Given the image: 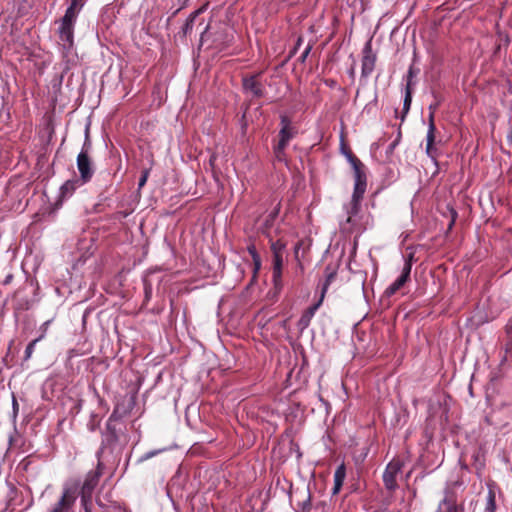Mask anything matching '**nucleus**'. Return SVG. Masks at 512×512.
Segmentation results:
<instances>
[{
	"label": "nucleus",
	"mask_w": 512,
	"mask_h": 512,
	"mask_svg": "<svg viewBox=\"0 0 512 512\" xmlns=\"http://www.w3.org/2000/svg\"><path fill=\"white\" fill-rule=\"evenodd\" d=\"M84 3V0H70L64 16L60 20L59 39L66 50L72 49L74 45V27Z\"/></svg>",
	"instance_id": "nucleus-1"
},
{
	"label": "nucleus",
	"mask_w": 512,
	"mask_h": 512,
	"mask_svg": "<svg viewBox=\"0 0 512 512\" xmlns=\"http://www.w3.org/2000/svg\"><path fill=\"white\" fill-rule=\"evenodd\" d=\"M367 189V178L354 179V188L350 203L346 206L347 219L342 223V229L347 232L353 231L355 225L354 217L361 210V202Z\"/></svg>",
	"instance_id": "nucleus-2"
},
{
	"label": "nucleus",
	"mask_w": 512,
	"mask_h": 512,
	"mask_svg": "<svg viewBox=\"0 0 512 512\" xmlns=\"http://www.w3.org/2000/svg\"><path fill=\"white\" fill-rule=\"evenodd\" d=\"M104 464L101 459L98 460L97 466L94 470H90L84 478L83 483L80 485L78 481L65 483L66 485H77V496H80V502H93V493L98 486L100 478L103 475ZM64 488H62L63 490Z\"/></svg>",
	"instance_id": "nucleus-3"
},
{
	"label": "nucleus",
	"mask_w": 512,
	"mask_h": 512,
	"mask_svg": "<svg viewBox=\"0 0 512 512\" xmlns=\"http://www.w3.org/2000/svg\"><path fill=\"white\" fill-rule=\"evenodd\" d=\"M121 416L118 414V409L115 408L109 416L105 429L102 431L101 446L96 452L97 460L101 459L102 454L106 448L113 449L119 442V435L121 428L118 427Z\"/></svg>",
	"instance_id": "nucleus-4"
},
{
	"label": "nucleus",
	"mask_w": 512,
	"mask_h": 512,
	"mask_svg": "<svg viewBox=\"0 0 512 512\" xmlns=\"http://www.w3.org/2000/svg\"><path fill=\"white\" fill-rule=\"evenodd\" d=\"M91 150L92 142L90 140L89 130L87 128L85 132L84 143L76 160L77 168L80 174L79 180L81 181V184H86L90 182L95 172V168L90 157Z\"/></svg>",
	"instance_id": "nucleus-5"
},
{
	"label": "nucleus",
	"mask_w": 512,
	"mask_h": 512,
	"mask_svg": "<svg viewBox=\"0 0 512 512\" xmlns=\"http://www.w3.org/2000/svg\"><path fill=\"white\" fill-rule=\"evenodd\" d=\"M77 500V485H66L57 501L46 512H71Z\"/></svg>",
	"instance_id": "nucleus-6"
},
{
	"label": "nucleus",
	"mask_w": 512,
	"mask_h": 512,
	"mask_svg": "<svg viewBox=\"0 0 512 512\" xmlns=\"http://www.w3.org/2000/svg\"><path fill=\"white\" fill-rule=\"evenodd\" d=\"M402 467L403 463L398 459H393L387 464L382 478L384 486L389 492H394L398 488L396 478L401 472Z\"/></svg>",
	"instance_id": "nucleus-7"
},
{
	"label": "nucleus",
	"mask_w": 512,
	"mask_h": 512,
	"mask_svg": "<svg viewBox=\"0 0 512 512\" xmlns=\"http://www.w3.org/2000/svg\"><path fill=\"white\" fill-rule=\"evenodd\" d=\"M340 151L342 155L345 156L346 160L349 162L353 169L354 179L367 178L365 165L361 162V160L356 157L351 149L345 143V140L342 138L340 142Z\"/></svg>",
	"instance_id": "nucleus-8"
},
{
	"label": "nucleus",
	"mask_w": 512,
	"mask_h": 512,
	"mask_svg": "<svg viewBox=\"0 0 512 512\" xmlns=\"http://www.w3.org/2000/svg\"><path fill=\"white\" fill-rule=\"evenodd\" d=\"M377 56L373 52L371 39L368 40L362 50L361 76L368 78L375 69Z\"/></svg>",
	"instance_id": "nucleus-9"
},
{
	"label": "nucleus",
	"mask_w": 512,
	"mask_h": 512,
	"mask_svg": "<svg viewBox=\"0 0 512 512\" xmlns=\"http://www.w3.org/2000/svg\"><path fill=\"white\" fill-rule=\"evenodd\" d=\"M298 130L287 115L280 116V130L278 133V144L288 146L289 142L297 135Z\"/></svg>",
	"instance_id": "nucleus-10"
},
{
	"label": "nucleus",
	"mask_w": 512,
	"mask_h": 512,
	"mask_svg": "<svg viewBox=\"0 0 512 512\" xmlns=\"http://www.w3.org/2000/svg\"><path fill=\"white\" fill-rule=\"evenodd\" d=\"M242 88L246 94H250L253 98H262L265 95V88L259 80V74L243 77Z\"/></svg>",
	"instance_id": "nucleus-11"
},
{
	"label": "nucleus",
	"mask_w": 512,
	"mask_h": 512,
	"mask_svg": "<svg viewBox=\"0 0 512 512\" xmlns=\"http://www.w3.org/2000/svg\"><path fill=\"white\" fill-rule=\"evenodd\" d=\"M412 259H413V254H410L409 257L405 260V264L402 269L401 275L391 285H389L386 288L385 294L387 296L394 295L409 280L411 269H412Z\"/></svg>",
	"instance_id": "nucleus-12"
},
{
	"label": "nucleus",
	"mask_w": 512,
	"mask_h": 512,
	"mask_svg": "<svg viewBox=\"0 0 512 512\" xmlns=\"http://www.w3.org/2000/svg\"><path fill=\"white\" fill-rule=\"evenodd\" d=\"M429 125H428V131L426 135V154L434 161L437 160L438 151L434 147L435 143V132H436V126L434 123V112L431 111L429 114Z\"/></svg>",
	"instance_id": "nucleus-13"
},
{
	"label": "nucleus",
	"mask_w": 512,
	"mask_h": 512,
	"mask_svg": "<svg viewBox=\"0 0 512 512\" xmlns=\"http://www.w3.org/2000/svg\"><path fill=\"white\" fill-rule=\"evenodd\" d=\"M464 506L457 504L454 493L445 492L444 498L440 501L436 512H463Z\"/></svg>",
	"instance_id": "nucleus-14"
},
{
	"label": "nucleus",
	"mask_w": 512,
	"mask_h": 512,
	"mask_svg": "<svg viewBox=\"0 0 512 512\" xmlns=\"http://www.w3.org/2000/svg\"><path fill=\"white\" fill-rule=\"evenodd\" d=\"M322 303H323V300L321 298H319V300L315 304L308 307L302 313V315L297 323V326L300 330H304L309 327L312 318L314 317L316 311L319 309V307L322 305Z\"/></svg>",
	"instance_id": "nucleus-15"
},
{
	"label": "nucleus",
	"mask_w": 512,
	"mask_h": 512,
	"mask_svg": "<svg viewBox=\"0 0 512 512\" xmlns=\"http://www.w3.org/2000/svg\"><path fill=\"white\" fill-rule=\"evenodd\" d=\"M283 255L273 256L272 282L276 289L282 288Z\"/></svg>",
	"instance_id": "nucleus-16"
},
{
	"label": "nucleus",
	"mask_w": 512,
	"mask_h": 512,
	"mask_svg": "<svg viewBox=\"0 0 512 512\" xmlns=\"http://www.w3.org/2000/svg\"><path fill=\"white\" fill-rule=\"evenodd\" d=\"M80 185H82V184H81V181L79 179L67 180L60 187V198L61 199H66L68 197H71L72 194L75 192V190Z\"/></svg>",
	"instance_id": "nucleus-17"
},
{
	"label": "nucleus",
	"mask_w": 512,
	"mask_h": 512,
	"mask_svg": "<svg viewBox=\"0 0 512 512\" xmlns=\"http://www.w3.org/2000/svg\"><path fill=\"white\" fill-rule=\"evenodd\" d=\"M345 477H346V469H345L344 464H341L340 466L337 467V469L335 470V473H334V486L332 489V493L334 495L339 493V491L341 490V487L344 483Z\"/></svg>",
	"instance_id": "nucleus-18"
},
{
	"label": "nucleus",
	"mask_w": 512,
	"mask_h": 512,
	"mask_svg": "<svg viewBox=\"0 0 512 512\" xmlns=\"http://www.w3.org/2000/svg\"><path fill=\"white\" fill-rule=\"evenodd\" d=\"M248 253L251 255L253 260V277L252 280L256 278L257 273L259 272L261 268V257L259 253L257 252V249L254 244H250L247 247Z\"/></svg>",
	"instance_id": "nucleus-19"
},
{
	"label": "nucleus",
	"mask_w": 512,
	"mask_h": 512,
	"mask_svg": "<svg viewBox=\"0 0 512 512\" xmlns=\"http://www.w3.org/2000/svg\"><path fill=\"white\" fill-rule=\"evenodd\" d=\"M96 505L99 508V512H116L120 511L121 506L116 502L104 503L100 498H96Z\"/></svg>",
	"instance_id": "nucleus-20"
},
{
	"label": "nucleus",
	"mask_w": 512,
	"mask_h": 512,
	"mask_svg": "<svg viewBox=\"0 0 512 512\" xmlns=\"http://www.w3.org/2000/svg\"><path fill=\"white\" fill-rule=\"evenodd\" d=\"M337 275V269H332L331 272H328V275H325V281L322 285L320 298L324 300L326 292L330 286V284L334 281Z\"/></svg>",
	"instance_id": "nucleus-21"
},
{
	"label": "nucleus",
	"mask_w": 512,
	"mask_h": 512,
	"mask_svg": "<svg viewBox=\"0 0 512 512\" xmlns=\"http://www.w3.org/2000/svg\"><path fill=\"white\" fill-rule=\"evenodd\" d=\"M202 12V9H198L190 14V16L187 18L185 24L182 27V32L186 36L191 33L194 21L199 13Z\"/></svg>",
	"instance_id": "nucleus-22"
},
{
	"label": "nucleus",
	"mask_w": 512,
	"mask_h": 512,
	"mask_svg": "<svg viewBox=\"0 0 512 512\" xmlns=\"http://www.w3.org/2000/svg\"><path fill=\"white\" fill-rule=\"evenodd\" d=\"M286 148H287V146H284V145H281L278 143H276L273 146V153H274V157H275L276 161L287 162V157H286V153H285Z\"/></svg>",
	"instance_id": "nucleus-23"
},
{
	"label": "nucleus",
	"mask_w": 512,
	"mask_h": 512,
	"mask_svg": "<svg viewBox=\"0 0 512 512\" xmlns=\"http://www.w3.org/2000/svg\"><path fill=\"white\" fill-rule=\"evenodd\" d=\"M411 103H412V93L408 89H405L402 115L400 117L402 122L405 120V117L410 110Z\"/></svg>",
	"instance_id": "nucleus-24"
},
{
	"label": "nucleus",
	"mask_w": 512,
	"mask_h": 512,
	"mask_svg": "<svg viewBox=\"0 0 512 512\" xmlns=\"http://www.w3.org/2000/svg\"><path fill=\"white\" fill-rule=\"evenodd\" d=\"M285 248H286V244L281 240L274 241L270 245V249L272 251L273 256L283 255Z\"/></svg>",
	"instance_id": "nucleus-25"
},
{
	"label": "nucleus",
	"mask_w": 512,
	"mask_h": 512,
	"mask_svg": "<svg viewBox=\"0 0 512 512\" xmlns=\"http://www.w3.org/2000/svg\"><path fill=\"white\" fill-rule=\"evenodd\" d=\"M416 76V72L414 68L411 66L408 70L407 76H406V86L405 89H408L411 93H413V88L415 85L414 78Z\"/></svg>",
	"instance_id": "nucleus-26"
},
{
	"label": "nucleus",
	"mask_w": 512,
	"mask_h": 512,
	"mask_svg": "<svg viewBox=\"0 0 512 512\" xmlns=\"http://www.w3.org/2000/svg\"><path fill=\"white\" fill-rule=\"evenodd\" d=\"M496 511V500L493 492H489L486 500L484 512H495Z\"/></svg>",
	"instance_id": "nucleus-27"
},
{
	"label": "nucleus",
	"mask_w": 512,
	"mask_h": 512,
	"mask_svg": "<svg viewBox=\"0 0 512 512\" xmlns=\"http://www.w3.org/2000/svg\"><path fill=\"white\" fill-rule=\"evenodd\" d=\"M43 338V335H41L40 337L32 340L26 347L25 349V355H24V360L27 361L31 358L33 352H34V349H35V345L38 341H40L41 339Z\"/></svg>",
	"instance_id": "nucleus-28"
},
{
	"label": "nucleus",
	"mask_w": 512,
	"mask_h": 512,
	"mask_svg": "<svg viewBox=\"0 0 512 512\" xmlns=\"http://www.w3.org/2000/svg\"><path fill=\"white\" fill-rule=\"evenodd\" d=\"M101 419L96 414H92L90 417V420L87 423V427L89 431L94 432L96 431L100 426Z\"/></svg>",
	"instance_id": "nucleus-29"
},
{
	"label": "nucleus",
	"mask_w": 512,
	"mask_h": 512,
	"mask_svg": "<svg viewBox=\"0 0 512 512\" xmlns=\"http://www.w3.org/2000/svg\"><path fill=\"white\" fill-rule=\"evenodd\" d=\"M300 511L299 512H310L311 510V496L308 492L307 498L298 504Z\"/></svg>",
	"instance_id": "nucleus-30"
},
{
	"label": "nucleus",
	"mask_w": 512,
	"mask_h": 512,
	"mask_svg": "<svg viewBox=\"0 0 512 512\" xmlns=\"http://www.w3.org/2000/svg\"><path fill=\"white\" fill-rule=\"evenodd\" d=\"M150 174V169H144L138 182V189H141L147 182Z\"/></svg>",
	"instance_id": "nucleus-31"
},
{
	"label": "nucleus",
	"mask_w": 512,
	"mask_h": 512,
	"mask_svg": "<svg viewBox=\"0 0 512 512\" xmlns=\"http://www.w3.org/2000/svg\"><path fill=\"white\" fill-rule=\"evenodd\" d=\"M312 48H313V45H312V44H308V45L306 46V48L304 49L303 53H302V54H301V56L299 57V61H300L301 63H304V62L306 61V59H307V57H308L309 53L311 52Z\"/></svg>",
	"instance_id": "nucleus-32"
},
{
	"label": "nucleus",
	"mask_w": 512,
	"mask_h": 512,
	"mask_svg": "<svg viewBox=\"0 0 512 512\" xmlns=\"http://www.w3.org/2000/svg\"><path fill=\"white\" fill-rule=\"evenodd\" d=\"M161 450H153V451H149L147 453H145L144 455H142L140 458H139V462H143V461H146L154 456H156L158 453H160Z\"/></svg>",
	"instance_id": "nucleus-33"
},
{
	"label": "nucleus",
	"mask_w": 512,
	"mask_h": 512,
	"mask_svg": "<svg viewBox=\"0 0 512 512\" xmlns=\"http://www.w3.org/2000/svg\"><path fill=\"white\" fill-rule=\"evenodd\" d=\"M190 0H176L178 8L173 13V15H176L180 10L184 9L188 6Z\"/></svg>",
	"instance_id": "nucleus-34"
},
{
	"label": "nucleus",
	"mask_w": 512,
	"mask_h": 512,
	"mask_svg": "<svg viewBox=\"0 0 512 512\" xmlns=\"http://www.w3.org/2000/svg\"><path fill=\"white\" fill-rule=\"evenodd\" d=\"M81 507L84 512H94L93 511V502H81Z\"/></svg>",
	"instance_id": "nucleus-35"
},
{
	"label": "nucleus",
	"mask_w": 512,
	"mask_h": 512,
	"mask_svg": "<svg viewBox=\"0 0 512 512\" xmlns=\"http://www.w3.org/2000/svg\"><path fill=\"white\" fill-rule=\"evenodd\" d=\"M302 42H303V37H302V36H299V37L297 38V41H296V43H295V46H294L293 50L290 52V54H291V55H293V54H295V53H296V51H297V50L299 49V47L301 46Z\"/></svg>",
	"instance_id": "nucleus-36"
},
{
	"label": "nucleus",
	"mask_w": 512,
	"mask_h": 512,
	"mask_svg": "<svg viewBox=\"0 0 512 512\" xmlns=\"http://www.w3.org/2000/svg\"><path fill=\"white\" fill-rule=\"evenodd\" d=\"M505 331L507 335L512 338V317L508 320L505 326Z\"/></svg>",
	"instance_id": "nucleus-37"
},
{
	"label": "nucleus",
	"mask_w": 512,
	"mask_h": 512,
	"mask_svg": "<svg viewBox=\"0 0 512 512\" xmlns=\"http://www.w3.org/2000/svg\"><path fill=\"white\" fill-rule=\"evenodd\" d=\"M152 288L150 285L145 286V298L146 300H149L151 297Z\"/></svg>",
	"instance_id": "nucleus-38"
},
{
	"label": "nucleus",
	"mask_w": 512,
	"mask_h": 512,
	"mask_svg": "<svg viewBox=\"0 0 512 512\" xmlns=\"http://www.w3.org/2000/svg\"><path fill=\"white\" fill-rule=\"evenodd\" d=\"M12 406H13L14 415H16L18 413L19 406H18V402L15 397H13Z\"/></svg>",
	"instance_id": "nucleus-39"
},
{
	"label": "nucleus",
	"mask_w": 512,
	"mask_h": 512,
	"mask_svg": "<svg viewBox=\"0 0 512 512\" xmlns=\"http://www.w3.org/2000/svg\"><path fill=\"white\" fill-rule=\"evenodd\" d=\"M279 212V208L275 209V211H273L270 215H269V219L266 220V222L268 223L269 221H273L274 218L277 216Z\"/></svg>",
	"instance_id": "nucleus-40"
},
{
	"label": "nucleus",
	"mask_w": 512,
	"mask_h": 512,
	"mask_svg": "<svg viewBox=\"0 0 512 512\" xmlns=\"http://www.w3.org/2000/svg\"><path fill=\"white\" fill-rule=\"evenodd\" d=\"M12 279H13V275H12V274H8V275L5 277V279H4V281H3V284H4V285H7V284L11 283Z\"/></svg>",
	"instance_id": "nucleus-41"
},
{
	"label": "nucleus",
	"mask_w": 512,
	"mask_h": 512,
	"mask_svg": "<svg viewBox=\"0 0 512 512\" xmlns=\"http://www.w3.org/2000/svg\"><path fill=\"white\" fill-rule=\"evenodd\" d=\"M332 269H336V267L332 266L331 264L327 265L325 268V275H328V272H331Z\"/></svg>",
	"instance_id": "nucleus-42"
},
{
	"label": "nucleus",
	"mask_w": 512,
	"mask_h": 512,
	"mask_svg": "<svg viewBox=\"0 0 512 512\" xmlns=\"http://www.w3.org/2000/svg\"><path fill=\"white\" fill-rule=\"evenodd\" d=\"M215 160H216V155H215V154H212V155L210 156V159H209V163H210V165H211L212 167L214 166V162H215Z\"/></svg>",
	"instance_id": "nucleus-43"
},
{
	"label": "nucleus",
	"mask_w": 512,
	"mask_h": 512,
	"mask_svg": "<svg viewBox=\"0 0 512 512\" xmlns=\"http://www.w3.org/2000/svg\"><path fill=\"white\" fill-rule=\"evenodd\" d=\"M437 107H438V103L430 104V106H429L430 112L433 111L435 113V110L437 109Z\"/></svg>",
	"instance_id": "nucleus-44"
},
{
	"label": "nucleus",
	"mask_w": 512,
	"mask_h": 512,
	"mask_svg": "<svg viewBox=\"0 0 512 512\" xmlns=\"http://www.w3.org/2000/svg\"><path fill=\"white\" fill-rule=\"evenodd\" d=\"M298 249H299V245H297L296 248H295V252L296 253L298 252Z\"/></svg>",
	"instance_id": "nucleus-45"
},
{
	"label": "nucleus",
	"mask_w": 512,
	"mask_h": 512,
	"mask_svg": "<svg viewBox=\"0 0 512 512\" xmlns=\"http://www.w3.org/2000/svg\"><path fill=\"white\" fill-rule=\"evenodd\" d=\"M116 512H124V510L122 508H120V511H116Z\"/></svg>",
	"instance_id": "nucleus-46"
}]
</instances>
